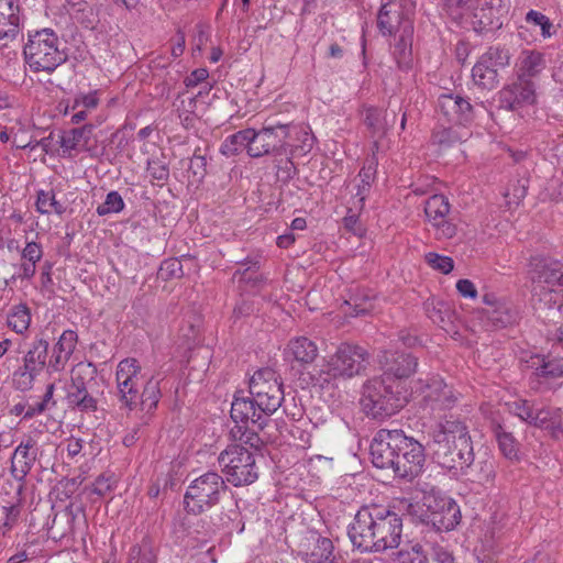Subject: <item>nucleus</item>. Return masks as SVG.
Returning a JSON list of instances; mask_svg holds the SVG:
<instances>
[{
	"instance_id": "obj_1",
	"label": "nucleus",
	"mask_w": 563,
	"mask_h": 563,
	"mask_svg": "<svg viewBox=\"0 0 563 563\" xmlns=\"http://www.w3.org/2000/svg\"><path fill=\"white\" fill-rule=\"evenodd\" d=\"M402 518L391 507L379 504L363 505L347 526V537L362 553H384L401 543Z\"/></svg>"
},
{
	"instance_id": "obj_2",
	"label": "nucleus",
	"mask_w": 563,
	"mask_h": 563,
	"mask_svg": "<svg viewBox=\"0 0 563 563\" xmlns=\"http://www.w3.org/2000/svg\"><path fill=\"white\" fill-rule=\"evenodd\" d=\"M432 459L448 470H460L473 461V442L464 420L444 416L432 431Z\"/></svg>"
},
{
	"instance_id": "obj_3",
	"label": "nucleus",
	"mask_w": 563,
	"mask_h": 563,
	"mask_svg": "<svg viewBox=\"0 0 563 563\" xmlns=\"http://www.w3.org/2000/svg\"><path fill=\"white\" fill-rule=\"evenodd\" d=\"M369 362L368 352L357 344L341 343L322 368L313 369L310 379L314 386L324 388L338 378H352L362 375Z\"/></svg>"
},
{
	"instance_id": "obj_4",
	"label": "nucleus",
	"mask_w": 563,
	"mask_h": 563,
	"mask_svg": "<svg viewBox=\"0 0 563 563\" xmlns=\"http://www.w3.org/2000/svg\"><path fill=\"white\" fill-rule=\"evenodd\" d=\"M407 510L415 522L426 527V534L451 531L461 521L459 505L445 495L431 493L423 497L422 504H409Z\"/></svg>"
},
{
	"instance_id": "obj_5",
	"label": "nucleus",
	"mask_w": 563,
	"mask_h": 563,
	"mask_svg": "<svg viewBox=\"0 0 563 563\" xmlns=\"http://www.w3.org/2000/svg\"><path fill=\"white\" fill-rule=\"evenodd\" d=\"M362 406L373 419H385L398 412L407 402L400 384L384 376L368 379L363 386Z\"/></svg>"
},
{
	"instance_id": "obj_6",
	"label": "nucleus",
	"mask_w": 563,
	"mask_h": 563,
	"mask_svg": "<svg viewBox=\"0 0 563 563\" xmlns=\"http://www.w3.org/2000/svg\"><path fill=\"white\" fill-rule=\"evenodd\" d=\"M60 45L57 33L52 29L29 32L27 42L23 46L24 60L34 73L52 74L68 58Z\"/></svg>"
},
{
	"instance_id": "obj_7",
	"label": "nucleus",
	"mask_w": 563,
	"mask_h": 563,
	"mask_svg": "<svg viewBox=\"0 0 563 563\" xmlns=\"http://www.w3.org/2000/svg\"><path fill=\"white\" fill-rule=\"evenodd\" d=\"M228 490L223 477L217 472L208 471L187 486L184 509L188 515L199 516L219 505Z\"/></svg>"
},
{
	"instance_id": "obj_8",
	"label": "nucleus",
	"mask_w": 563,
	"mask_h": 563,
	"mask_svg": "<svg viewBox=\"0 0 563 563\" xmlns=\"http://www.w3.org/2000/svg\"><path fill=\"white\" fill-rule=\"evenodd\" d=\"M283 401L284 391L276 393L274 397L271 394L235 395L231 404L230 416L233 421H251L258 429H265Z\"/></svg>"
},
{
	"instance_id": "obj_9",
	"label": "nucleus",
	"mask_w": 563,
	"mask_h": 563,
	"mask_svg": "<svg viewBox=\"0 0 563 563\" xmlns=\"http://www.w3.org/2000/svg\"><path fill=\"white\" fill-rule=\"evenodd\" d=\"M295 129L292 123H283L275 119H267L261 130L251 129V146L249 155L251 157H262L273 155L274 157L291 155L289 137Z\"/></svg>"
},
{
	"instance_id": "obj_10",
	"label": "nucleus",
	"mask_w": 563,
	"mask_h": 563,
	"mask_svg": "<svg viewBox=\"0 0 563 563\" xmlns=\"http://www.w3.org/2000/svg\"><path fill=\"white\" fill-rule=\"evenodd\" d=\"M227 481L235 487L251 485L258 478L254 454L241 444L228 445L218 456Z\"/></svg>"
},
{
	"instance_id": "obj_11",
	"label": "nucleus",
	"mask_w": 563,
	"mask_h": 563,
	"mask_svg": "<svg viewBox=\"0 0 563 563\" xmlns=\"http://www.w3.org/2000/svg\"><path fill=\"white\" fill-rule=\"evenodd\" d=\"M528 278L533 285L555 295L554 303L563 305L562 264L551 257L533 255L528 264Z\"/></svg>"
},
{
	"instance_id": "obj_12",
	"label": "nucleus",
	"mask_w": 563,
	"mask_h": 563,
	"mask_svg": "<svg viewBox=\"0 0 563 563\" xmlns=\"http://www.w3.org/2000/svg\"><path fill=\"white\" fill-rule=\"evenodd\" d=\"M142 379V366L139 360L126 357L118 363L115 369L117 396L122 407L129 411L136 409Z\"/></svg>"
},
{
	"instance_id": "obj_13",
	"label": "nucleus",
	"mask_w": 563,
	"mask_h": 563,
	"mask_svg": "<svg viewBox=\"0 0 563 563\" xmlns=\"http://www.w3.org/2000/svg\"><path fill=\"white\" fill-rule=\"evenodd\" d=\"M475 3L477 5L473 4L465 20L470 22L476 33L487 34L503 26L510 0H482Z\"/></svg>"
},
{
	"instance_id": "obj_14",
	"label": "nucleus",
	"mask_w": 563,
	"mask_h": 563,
	"mask_svg": "<svg viewBox=\"0 0 563 563\" xmlns=\"http://www.w3.org/2000/svg\"><path fill=\"white\" fill-rule=\"evenodd\" d=\"M49 343L43 338L35 339L23 357V366L13 373V385L19 390L32 387L34 378L45 368H48Z\"/></svg>"
},
{
	"instance_id": "obj_15",
	"label": "nucleus",
	"mask_w": 563,
	"mask_h": 563,
	"mask_svg": "<svg viewBox=\"0 0 563 563\" xmlns=\"http://www.w3.org/2000/svg\"><path fill=\"white\" fill-rule=\"evenodd\" d=\"M415 388L423 394V400L433 412L453 409L461 397V394L453 386L448 385L438 376H432L426 380L419 378L415 383Z\"/></svg>"
},
{
	"instance_id": "obj_16",
	"label": "nucleus",
	"mask_w": 563,
	"mask_h": 563,
	"mask_svg": "<svg viewBox=\"0 0 563 563\" xmlns=\"http://www.w3.org/2000/svg\"><path fill=\"white\" fill-rule=\"evenodd\" d=\"M401 440L393 472L399 478L411 481L423 472L426 463L424 446L404 432Z\"/></svg>"
},
{
	"instance_id": "obj_17",
	"label": "nucleus",
	"mask_w": 563,
	"mask_h": 563,
	"mask_svg": "<svg viewBox=\"0 0 563 563\" xmlns=\"http://www.w3.org/2000/svg\"><path fill=\"white\" fill-rule=\"evenodd\" d=\"M402 430L380 429L374 435L369 454L372 463L380 470H394L399 445L401 444Z\"/></svg>"
},
{
	"instance_id": "obj_18",
	"label": "nucleus",
	"mask_w": 563,
	"mask_h": 563,
	"mask_svg": "<svg viewBox=\"0 0 563 563\" xmlns=\"http://www.w3.org/2000/svg\"><path fill=\"white\" fill-rule=\"evenodd\" d=\"M96 368L92 364H79L73 371L71 383L67 390V401L69 406L86 412L97 410L98 401L88 391L86 376H92Z\"/></svg>"
},
{
	"instance_id": "obj_19",
	"label": "nucleus",
	"mask_w": 563,
	"mask_h": 563,
	"mask_svg": "<svg viewBox=\"0 0 563 563\" xmlns=\"http://www.w3.org/2000/svg\"><path fill=\"white\" fill-rule=\"evenodd\" d=\"M437 111L450 123L468 125L475 118L474 106L460 93L443 92L438 97Z\"/></svg>"
},
{
	"instance_id": "obj_20",
	"label": "nucleus",
	"mask_w": 563,
	"mask_h": 563,
	"mask_svg": "<svg viewBox=\"0 0 563 563\" xmlns=\"http://www.w3.org/2000/svg\"><path fill=\"white\" fill-rule=\"evenodd\" d=\"M21 33L20 5L18 0H0V51L7 55L16 52L11 51L12 44L15 43Z\"/></svg>"
},
{
	"instance_id": "obj_21",
	"label": "nucleus",
	"mask_w": 563,
	"mask_h": 563,
	"mask_svg": "<svg viewBox=\"0 0 563 563\" xmlns=\"http://www.w3.org/2000/svg\"><path fill=\"white\" fill-rule=\"evenodd\" d=\"M377 26L383 35L389 36L397 32L412 34L413 31L402 0H390L382 5L377 16Z\"/></svg>"
},
{
	"instance_id": "obj_22",
	"label": "nucleus",
	"mask_w": 563,
	"mask_h": 563,
	"mask_svg": "<svg viewBox=\"0 0 563 563\" xmlns=\"http://www.w3.org/2000/svg\"><path fill=\"white\" fill-rule=\"evenodd\" d=\"M536 81L516 76V79L499 91V107L516 111L523 106L533 104L537 99Z\"/></svg>"
},
{
	"instance_id": "obj_23",
	"label": "nucleus",
	"mask_w": 563,
	"mask_h": 563,
	"mask_svg": "<svg viewBox=\"0 0 563 563\" xmlns=\"http://www.w3.org/2000/svg\"><path fill=\"white\" fill-rule=\"evenodd\" d=\"M450 203L445 196L433 195L424 202V213L429 222L437 230V239L450 240L456 235L457 228L446 219Z\"/></svg>"
},
{
	"instance_id": "obj_24",
	"label": "nucleus",
	"mask_w": 563,
	"mask_h": 563,
	"mask_svg": "<svg viewBox=\"0 0 563 563\" xmlns=\"http://www.w3.org/2000/svg\"><path fill=\"white\" fill-rule=\"evenodd\" d=\"M378 362L384 372L383 376L389 380L390 376L396 379L408 378L418 367V357L408 351H383L378 355Z\"/></svg>"
},
{
	"instance_id": "obj_25",
	"label": "nucleus",
	"mask_w": 563,
	"mask_h": 563,
	"mask_svg": "<svg viewBox=\"0 0 563 563\" xmlns=\"http://www.w3.org/2000/svg\"><path fill=\"white\" fill-rule=\"evenodd\" d=\"M298 556L305 563H335L334 544L318 532H310L299 544Z\"/></svg>"
},
{
	"instance_id": "obj_26",
	"label": "nucleus",
	"mask_w": 563,
	"mask_h": 563,
	"mask_svg": "<svg viewBox=\"0 0 563 563\" xmlns=\"http://www.w3.org/2000/svg\"><path fill=\"white\" fill-rule=\"evenodd\" d=\"M40 446L32 437H26L14 449L11 456L10 473L19 482L22 489L25 478L38 457Z\"/></svg>"
},
{
	"instance_id": "obj_27",
	"label": "nucleus",
	"mask_w": 563,
	"mask_h": 563,
	"mask_svg": "<svg viewBox=\"0 0 563 563\" xmlns=\"http://www.w3.org/2000/svg\"><path fill=\"white\" fill-rule=\"evenodd\" d=\"M386 110L375 106H363L361 110V120L371 139H373V147L375 151L379 150V140H382L388 132L389 128L394 125L395 114L391 122L388 121Z\"/></svg>"
},
{
	"instance_id": "obj_28",
	"label": "nucleus",
	"mask_w": 563,
	"mask_h": 563,
	"mask_svg": "<svg viewBox=\"0 0 563 563\" xmlns=\"http://www.w3.org/2000/svg\"><path fill=\"white\" fill-rule=\"evenodd\" d=\"M78 342V334L74 330H65L53 347L48 360V372H60L73 355Z\"/></svg>"
},
{
	"instance_id": "obj_29",
	"label": "nucleus",
	"mask_w": 563,
	"mask_h": 563,
	"mask_svg": "<svg viewBox=\"0 0 563 563\" xmlns=\"http://www.w3.org/2000/svg\"><path fill=\"white\" fill-rule=\"evenodd\" d=\"M318 353V345L314 341L307 336H296L290 339L284 349V358L305 366L311 364L317 358Z\"/></svg>"
},
{
	"instance_id": "obj_30",
	"label": "nucleus",
	"mask_w": 563,
	"mask_h": 563,
	"mask_svg": "<svg viewBox=\"0 0 563 563\" xmlns=\"http://www.w3.org/2000/svg\"><path fill=\"white\" fill-rule=\"evenodd\" d=\"M545 67L547 60L543 53L534 49H525L517 59L516 76L534 80Z\"/></svg>"
},
{
	"instance_id": "obj_31",
	"label": "nucleus",
	"mask_w": 563,
	"mask_h": 563,
	"mask_svg": "<svg viewBox=\"0 0 563 563\" xmlns=\"http://www.w3.org/2000/svg\"><path fill=\"white\" fill-rule=\"evenodd\" d=\"M487 320L496 329L517 324L520 320L519 309L509 301H499L486 309Z\"/></svg>"
},
{
	"instance_id": "obj_32",
	"label": "nucleus",
	"mask_w": 563,
	"mask_h": 563,
	"mask_svg": "<svg viewBox=\"0 0 563 563\" xmlns=\"http://www.w3.org/2000/svg\"><path fill=\"white\" fill-rule=\"evenodd\" d=\"M282 386L283 385L278 380L275 371L272 368H262L256 371L251 377L249 394H271V396L274 397L276 393L284 391Z\"/></svg>"
},
{
	"instance_id": "obj_33",
	"label": "nucleus",
	"mask_w": 563,
	"mask_h": 563,
	"mask_svg": "<svg viewBox=\"0 0 563 563\" xmlns=\"http://www.w3.org/2000/svg\"><path fill=\"white\" fill-rule=\"evenodd\" d=\"M495 464L496 462L494 457L488 456L486 453L478 456L477 460H475V455L473 454V461L470 465H462L460 471L465 475L471 476L473 482L486 484L495 478Z\"/></svg>"
},
{
	"instance_id": "obj_34",
	"label": "nucleus",
	"mask_w": 563,
	"mask_h": 563,
	"mask_svg": "<svg viewBox=\"0 0 563 563\" xmlns=\"http://www.w3.org/2000/svg\"><path fill=\"white\" fill-rule=\"evenodd\" d=\"M471 136V132L466 125L452 123L448 128H439L432 134L433 143L442 147H451L455 144L466 141Z\"/></svg>"
},
{
	"instance_id": "obj_35",
	"label": "nucleus",
	"mask_w": 563,
	"mask_h": 563,
	"mask_svg": "<svg viewBox=\"0 0 563 563\" xmlns=\"http://www.w3.org/2000/svg\"><path fill=\"white\" fill-rule=\"evenodd\" d=\"M161 379L156 378L154 375H152L150 378L146 379L143 390H139V399L136 400V408L139 406L142 407L143 410H146L147 412L153 411L156 409L158 401L162 397L161 391Z\"/></svg>"
},
{
	"instance_id": "obj_36",
	"label": "nucleus",
	"mask_w": 563,
	"mask_h": 563,
	"mask_svg": "<svg viewBox=\"0 0 563 563\" xmlns=\"http://www.w3.org/2000/svg\"><path fill=\"white\" fill-rule=\"evenodd\" d=\"M531 367L538 377L554 379L563 376V360L544 356H534L531 358Z\"/></svg>"
},
{
	"instance_id": "obj_37",
	"label": "nucleus",
	"mask_w": 563,
	"mask_h": 563,
	"mask_svg": "<svg viewBox=\"0 0 563 563\" xmlns=\"http://www.w3.org/2000/svg\"><path fill=\"white\" fill-rule=\"evenodd\" d=\"M251 128L241 130L232 135H229L221 144L220 152L230 157L240 154L244 150L249 153L251 146Z\"/></svg>"
},
{
	"instance_id": "obj_38",
	"label": "nucleus",
	"mask_w": 563,
	"mask_h": 563,
	"mask_svg": "<svg viewBox=\"0 0 563 563\" xmlns=\"http://www.w3.org/2000/svg\"><path fill=\"white\" fill-rule=\"evenodd\" d=\"M472 77L475 85L485 89H493L498 84V70L484 62L482 57L472 69Z\"/></svg>"
},
{
	"instance_id": "obj_39",
	"label": "nucleus",
	"mask_w": 563,
	"mask_h": 563,
	"mask_svg": "<svg viewBox=\"0 0 563 563\" xmlns=\"http://www.w3.org/2000/svg\"><path fill=\"white\" fill-rule=\"evenodd\" d=\"M493 432L501 454L508 460H518L519 443L512 433L506 431L499 423L493 427Z\"/></svg>"
},
{
	"instance_id": "obj_40",
	"label": "nucleus",
	"mask_w": 563,
	"mask_h": 563,
	"mask_svg": "<svg viewBox=\"0 0 563 563\" xmlns=\"http://www.w3.org/2000/svg\"><path fill=\"white\" fill-rule=\"evenodd\" d=\"M236 263L241 265V268L234 273L233 278L239 276L240 282L250 284L253 287H258L263 283L264 278L258 273L260 261L257 257H246L244 261Z\"/></svg>"
},
{
	"instance_id": "obj_41",
	"label": "nucleus",
	"mask_w": 563,
	"mask_h": 563,
	"mask_svg": "<svg viewBox=\"0 0 563 563\" xmlns=\"http://www.w3.org/2000/svg\"><path fill=\"white\" fill-rule=\"evenodd\" d=\"M93 131L92 124H85L80 128L71 129L60 139V146L64 150H76L78 146L88 145Z\"/></svg>"
},
{
	"instance_id": "obj_42",
	"label": "nucleus",
	"mask_w": 563,
	"mask_h": 563,
	"mask_svg": "<svg viewBox=\"0 0 563 563\" xmlns=\"http://www.w3.org/2000/svg\"><path fill=\"white\" fill-rule=\"evenodd\" d=\"M235 426L231 430V434L235 440H240L245 444H249L251 448L258 450L262 445V440L260 439L257 431L258 429L256 424L253 422H240L234 421Z\"/></svg>"
},
{
	"instance_id": "obj_43",
	"label": "nucleus",
	"mask_w": 563,
	"mask_h": 563,
	"mask_svg": "<svg viewBox=\"0 0 563 563\" xmlns=\"http://www.w3.org/2000/svg\"><path fill=\"white\" fill-rule=\"evenodd\" d=\"M376 173V164L374 162H369L367 165H364L358 173V177L361 183L357 185V191L355 194L354 207L362 209L365 202V199L369 192L371 185L374 180Z\"/></svg>"
},
{
	"instance_id": "obj_44",
	"label": "nucleus",
	"mask_w": 563,
	"mask_h": 563,
	"mask_svg": "<svg viewBox=\"0 0 563 563\" xmlns=\"http://www.w3.org/2000/svg\"><path fill=\"white\" fill-rule=\"evenodd\" d=\"M31 323V311L25 303H19L11 308L7 317V324L14 332L24 333Z\"/></svg>"
},
{
	"instance_id": "obj_45",
	"label": "nucleus",
	"mask_w": 563,
	"mask_h": 563,
	"mask_svg": "<svg viewBox=\"0 0 563 563\" xmlns=\"http://www.w3.org/2000/svg\"><path fill=\"white\" fill-rule=\"evenodd\" d=\"M390 563H428V552L424 544L418 542L394 553Z\"/></svg>"
},
{
	"instance_id": "obj_46",
	"label": "nucleus",
	"mask_w": 563,
	"mask_h": 563,
	"mask_svg": "<svg viewBox=\"0 0 563 563\" xmlns=\"http://www.w3.org/2000/svg\"><path fill=\"white\" fill-rule=\"evenodd\" d=\"M426 312L431 321L444 330L452 323L453 313L449 306L443 301H428L426 302Z\"/></svg>"
},
{
	"instance_id": "obj_47",
	"label": "nucleus",
	"mask_w": 563,
	"mask_h": 563,
	"mask_svg": "<svg viewBox=\"0 0 563 563\" xmlns=\"http://www.w3.org/2000/svg\"><path fill=\"white\" fill-rule=\"evenodd\" d=\"M476 0H440L442 11L453 21L462 22Z\"/></svg>"
},
{
	"instance_id": "obj_48",
	"label": "nucleus",
	"mask_w": 563,
	"mask_h": 563,
	"mask_svg": "<svg viewBox=\"0 0 563 563\" xmlns=\"http://www.w3.org/2000/svg\"><path fill=\"white\" fill-rule=\"evenodd\" d=\"M36 210L42 214H49L55 212L56 214H63L66 210L63 203L56 200L53 190L45 191L40 190L36 199Z\"/></svg>"
},
{
	"instance_id": "obj_49",
	"label": "nucleus",
	"mask_w": 563,
	"mask_h": 563,
	"mask_svg": "<svg viewBox=\"0 0 563 563\" xmlns=\"http://www.w3.org/2000/svg\"><path fill=\"white\" fill-rule=\"evenodd\" d=\"M531 426L539 429L550 428V426L553 428H560L559 410L551 409L545 406H537Z\"/></svg>"
},
{
	"instance_id": "obj_50",
	"label": "nucleus",
	"mask_w": 563,
	"mask_h": 563,
	"mask_svg": "<svg viewBox=\"0 0 563 563\" xmlns=\"http://www.w3.org/2000/svg\"><path fill=\"white\" fill-rule=\"evenodd\" d=\"M509 412L531 426L537 404L534 400L518 398L508 402Z\"/></svg>"
},
{
	"instance_id": "obj_51",
	"label": "nucleus",
	"mask_w": 563,
	"mask_h": 563,
	"mask_svg": "<svg viewBox=\"0 0 563 563\" xmlns=\"http://www.w3.org/2000/svg\"><path fill=\"white\" fill-rule=\"evenodd\" d=\"M294 156L295 155H283L274 159L277 179L283 184L289 183L298 173L292 162Z\"/></svg>"
},
{
	"instance_id": "obj_52",
	"label": "nucleus",
	"mask_w": 563,
	"mask_h": 563,
	"mask_svg": "<svg viewBox=\"0 0 563 563\" xmlns=\"http://www.w3.org/2000/svg\"><path fill=\"white\" fill-rule=\"evenodd\" d=\"M411 34L401 33L394 47V57L399 68H408L411 62Z\"/></svg>"
},
{
	"instance_id": "obj_53",
	"label": "nucleus",
	"mask_w": 563,
	"mask_h": 563,
	"mask_svg": "<svg viewBox=\"0 0 563 563\" xmlns=\"http://www.w3.org/2000/svg\"><path fill=\"white\" fill-rule=\"evenodd\" d=\"M481 57L498 70L509 65L511 54L506 47L490 46Z\"/></svg>"
},
{
	"instance_id": "obj_54",
	"label": "nucleus",
	"mask_w": 563,
	"mask_h": 563,
	"mask_svg": "<svg viewBox=\"0 0 563 563\" xmlns=\"http://www.w3.org/2000/svg\"><path fill=\"white\" fill-rule=\"evenodd\" d=\"M424 548L433 563H455V559L451 551L437 541H430L424 534Z\"/></svg>"
},
{
	"instance_id": "obj_55",
	"label": "nucleus",
	"mask_w": 563,
	"mask_h": 563,
	"mask_svg": "<svg viewBox=\"0 0 563 563\" xmlns=\"http://www.w3.org/2000/svg\"><path fill=\"white\" fill-rule=\"evenodd\" d=\"M124 207L125 203L121 195L112 190L107 195L106 200L97 207L96 212L98 216L103 217L110 213H119Z\"/></svg>"
},
{
	"instance_id": "obj_56",
	"label": "nucleus",
	"mask_w": 563,
	"mask_h": 563,
	"mask_svg": "<svg viewBox=\"0 0 563 563\" xmlns=\"http://www.w3.org/2000/svg\"><path fill=\"white\" fill-rule=\"evenodd\" d=\"M128 563H156V553L148 542L132 547Z\"/></svg>"
},
{
	"instance_id": "obj_57",
	"label": "nucleus",
	"mask_w": 563,
	"mask_h": 563,
	"mask_svg": "<svg viewBox=\"0 0 563 563\" xmlns=\"http://www.w3.org/2000/svg\"><path fill=\"white\" fill-rule=\"evenodd\" d=\"M157 275L162 280L181 278L184 275L183 265L180 261L175 257L164 260L161 263Z\"/></svg>"
},
{
	"instance_id": "obj_58",
	"label": "nucleus",
	"mask_w": 563,
	"mask_h": 563,
	"mask_svg": "<svg viewBox=\"0 0 563 563\" xmlns=\"http://www.w3.org/2000/svg\"><path fill=\"white\" fill-rule=\"evenodd\" d=\"M525 20L528 24L539 26L541 30V35L544 38L552 36L553 23L543 13L536 10H530L527 12Z\"/></svg>"
},
{
	"instance_id": "obj_59",
	"label": "nucleus",
	"mask_w": 563,
	"mask_h": 563,
	"mask_svg": "<svg viewBox=\"0 0 563 563\" xmlns=\"http://www.w3.org/2000/svg\"><path fill=\"white\" fill-rule=\"evenodd\" d=\"M426 262L442 274H449L454 267L453 260L449 256L440 255L434 252L426 254Z\"/></svg>"
},
{
	"instance_id": "obj_60",
	"label": "nucleus",
	"mask_w": 563,
	"mask_h": 563,
	"mask_svg": "<svg viewBox=\"0 0 563 563\" xmlns=\"http://www.w3.org/2000/svg\"><path fill=\"white\" fill-rule=\"evenodd\" d=\"M99 103L98 91H90L88 93H77L74 98L71 106L73 110L82 108L81 110H90L97 108Z\"/></svg>"
},
{
	"instance_id": "obj_61",
	"label": "nucleus",
	"mask_w": 563,
	"mask_h": 563,
	"mask_svg": "<svg viewBox=\"0 0 563 563\" xmlns=\"http://www.w3.org/2000/svg\"><path fill=\"white\" fill-rule=\"evenodd\" d=\"M19 264L8 262L7 260H0V279H2L4 286L15 284L18 280Z\"/></svg>"
},
{
	"instance_id": "obj_62",
	"label": "nucleus",
	"mask_w": 563,
	"mask_h": 563,
	"mask_svg": "<svg viewBox=\"0 0 563 563\" xmlns=\"http://www.w3.org/2000/svg\"><path fill=\"white\" fill-rule=\"evenodd\" d=\"M147 172L150 176L158 181H166L169 177V168L165 162L161 159H150L147 162Z\"/></svg>"
},
{
	"instance_id": "obj_63",
	"label": "nucleus",
	"mask_w": 563,
	"mask_h": 563,
	"mask_svg": "<svg viewBox=\"0 0 563 563\" xmlns=\"http://www.w3.org/2000/svg\"><path fill=\"white\" fill-rule=\"evenodd\" d=\"M43 256L41 244L36 242H27L21 252V260L37 263Z\"/></svg>"
},
{
	"instance_id": "obj_64",
	"label": "nucleus",
	"mask_w": 563,
	"mask_h": 563,
	"mask_svg": "<svg viewBox=\"0 0 563 563\" xmlns=\"http://www.w3.org/2000/svg\"><path fill=\"white\" fill-rule=\"evenodd\" d=\"M3 512L5 516L3 527L9 530L16 525L20 517L21 507L20 505L5 506L3 507Z\"/></svg>"
}]
</instances>
